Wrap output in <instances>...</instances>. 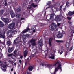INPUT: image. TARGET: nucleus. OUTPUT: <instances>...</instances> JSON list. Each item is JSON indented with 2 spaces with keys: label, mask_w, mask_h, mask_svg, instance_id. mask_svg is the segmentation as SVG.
Instances as JSON below:
<instances>
[{
  "label": "nucleus",
  "mask_w": 74,
  "mask_h": 74,
  "mask_svg": "<svg viewBox=\"0 0 74 74\" xmlns=\"http://www.w3.org/2000/svg\"><path fill=\"white\" fill-rule=\"evenodd\" d=\"M37 61L39 62L40 66H46L51 69L52 67H55V69L54 73H53L52 74H55V73L58 71L59 69L62 71V68H61V64L59 63V62H57L55 64H46V62L44 60H39L38 61V60H37Z\"/></svg>",
  "instance_id": "nucleus-1"
},
{
  "label": "nucleus",
  "mask_w": 74,
  "mask_h": 74,
  "mask_svg": "<svg viewBox=\"0 0 74 74\" xmlns=\"http://www.w3.org/2000/svg\"><path fill=\"white\" fill-rule=\"evenodd\" d=\"M56 27V25H55L54 24H52L49 26V29L52 31H53Z\"/></svg>",
  "instance_id": "nucleus-2"
},
{
  "label": "nucleus",
  "mask_w": 74,
  "mask_h": 74,
  "mask_svg": "<svg viewBox=\"0 0 74 74\" xmlns=\"http://www.w3.org/2000/svg\"><path fill=\"white\" fill-rule=\"evenodd\" d=\"M15 23H12L8 25V27L9 29H12L15 27Z\"/></svg>",
  "instance_id": "nucleus-3"
},
{
  "label": "nucleus",
  "mask_w": 74,
  "mask_h": 74,
  "mask_svg": "<svg viewBox=\"0 0 74 74\" xmlns=\"http://www.w3.org/2000/svg\"><path fill=\"white\" fill-rule=\"evenodd\" d=\"M5 32L4 31L3 33H2L0 31V38H5Z\"/></svg>",
  "instance_id": "nucleus-4"
},
{
  "label": "nucleus",
  "mask_w": 74,
  "mask_h": 74,
  "mask_svg": "<svg viewBox=\"0 0 74 74\" xmlns=\"http://www.w3.org/2000/svg\"><path fill=\"white\" fill-rule=\"evenodd\" d=\"M29 4H31L30 5V7H37L38 5H35L34 3H33V0H31L30 2L29 3Z\"/></svg>",
  "instance_id": "nucleus-5"
},
{
  "label": "nucleus",
  "mask_w": 74,
  "mask_h": 74,
  "mask_svg": "<svg viewBox=\"0 0 74 74\" xmlns=\"http://www.w3.org/2000/svg\"><path fill=\"white\" fill-rule=\"evenodd\" d=\"M53 39L52 38H49V44L51 47H52V42Z\"/></svg>",
  "instance_id": "nucleus-6"
},
{
  "label": "nucleus",
  "mask_w": 74,
  "mask_h": 74,
  "mask_svg": "<svg viewBox=\"0 0 74 74\" xmlns=\"http://www.w3.org/2000/svg\"><path fill=\"white\" fill-rule=\"evenodd\" d=\"M38 42V44H39V45H40L41 47H42V46L43 45V41H42V40L41 39Z\"/></svg>",
  "instance_id": "nucleus-7"
},
{
  "label": "nucleus",
  "mask_w": 74,
  "mask_h": 74,
  "mask_svg": "<svg viewBox=\"0 0 74 74\" xmlns=\"http://www.w3.org/2000/svg\"><path fill=\"white\" fill-rule=\"evenodd\" d=\"M2 20L4 22H5L6 24L10 22L9 21V20H8V19L7 18H3Z\"/></svg>",
  "instance_id": "nucleus-8"
},
{
  "label": "nucleus",
  "mask_w": 74,
  "mask_h": 74,
  "mask_svg": "<svg viewBox=\"0 0 74 74\" xmlns=\"http://www.w3.org/2000/svg\"><path fill=\"white\" fill-rule=\"evenodd\" d=\"M63 36V34L62 33H60L58 35L57 37L58 38H61Z\"/></svg>",
  "instance_id": "nucleus-9"
},
{
  "label": "nucleus",
  "mask_w": 74,
  "mask_h": 74,
  "mask_svg": "<svg viewBox=\"0 0 74 74\" xmlns=\"http://www.w3.org/2000/svg\"><path fill=\"white\" fill-rule=\"evenodd\" d=\"M74 14V11L73 12L69 11L68 12V15L70 16H72Z\"/></svg>",
  "instance_id": "nucleus-10"
},
{
  "label": "nucleus",
  "mask_w": 74,
  "mask_h": 74,
  "mask_svg": "<svg viewBox=\"0 0 74 74\" xmlns=\"http://www.w3.org/2000/svg\"><path fill=\"white\" fill-rule=\"evenodd\" d=\"M55 16V14L54 13H53L52 14H50V19L51 20H53L54 19V16Z\"/></svg>",
  "instance_id": "nucleus-11"
},
{
  "label": "nucleus",
  "mask_w": 74,
  "mask_h": 74,
  "mask_svg": "<svg viewBox=\"0 0 74 74\" xmlns=\"http://www.w3.org/2000/svg\"><path fill=\"white\" fill-rule=\"evenodd\" d=\"M19 37H17L15 40L14 41V44H18V40H19Z\"/></svg>",
  "instance_id": "nucleus-12"
},
{
  "label": "nucleus",
  "mask_w": 74,
  "mask_h": 74,
  "mask_svg": "<svg viewBox=\"0 0 74 74\" xmlns=\"http://www.w3.org/2000/svg\"><path fill=\"white\" fill-rule=\"evenodd\" d=\"M28 53V51L27 50H26L24 51V56L25 58L26 57L27 55V53Z\"/></svg>",
  "instance_id": "nucleus-13"
},
{
  "label": "nucleus",
  "mask_w": 74,
  "mask_h": 74,
  "mask_svg": "<svg viewBox=\"0 0 74 74\" xmlns=\"http://www.w3.org/2000/svg\"><path fill=\"white\" fill-rule=\"evenodd\" d=\"M55 21L56 22H59V21H61V19L59 17H57L55 18Z\"/></svg>",
  "instance_id": "nucleus-14"
},
{
  "label": "nucleus",
  "mask_w": 74,
  "mask_h": 74,
  "mask_svg": "<svg viewBox=\"0 0 74 74\" xmlns=\"http://www.w3.org/2000/svg\"><path fill=\"white\" fill-rule=\"evenodd\" d=\"M10 14L12 18H13L15 16V13L13 12H10Z\"/></svg>",
  "instance_id": "nucleus-15"
},
{
  "label": "nucleus",
  "mask_w": 74,
  "mask_h": 74,
  "mask_svg": "<svg viewBox=\"0 0 74 74\" xmlns=\"http://www.w3.org/2000/svg\"><path fill=\"white\" fill-rule=\"evenodd\" d=\"M14 50L13 48H9L8 49V52L9 53H11L12 52V51Z\"/></svg>",
  "instance_id": "nucleus-16"
},
{
  "label": "nucleus",
  "mask_w": 74,
  "mask_h": 74,
  "mask_svg": "<svg viewBox=\"0 0 74 74\" xmlns=\"http://www.w3.org/2000/svg\"><path fill=\"white\" fill-rule=\"evenodd\" d=\"M34 68V66H29L28 69L29 70V71H32L33 70V69Z\"/></svg>",
  "instance_id": "nucleus-17"
},
{
  "label": "nucleus",
  "mask_w": 74,
  "mask_h": 74,
  "mask_svg": "<svg viewBox=\"0 0 74 74\" xmlns=\"http://www.w3.org/2000/svg\"><path fill=\"white\" fill-rule=\"evenodd\" d=\"M4 23L2 21H0V27H3L4 26Z\"/></svg>",
  "instance_id": "nucleus-18"
},
{
  "label": "nucleus",
  "mask_w": 74,
  "mask_h": 74,
  "mask_svg": "<svg viewBox=\"0 0 74 74\" xmlns=\"http://www.w3.org/2000/svg\"><path fill=\"white\" fill-rule=\"evenodd\" d=\"M4 10H0V16H1L4 14Z\"/></svg>",
  "instance_id": "nucleus-19"
},
{
  "label": "nucleus",
  "mask_w": 74,
  "mask_h": 74,
  "mask_svg": "<svg viewBox=\"0 0 74 74\" xmlns=\"http://www.w3.org/2000/svg\"><path fill=\"white\" fill-rule=\"evenodd\" d=\"M34 54H32L28 58H27L28 60H29H29L31 59H32V58L33 57H34Z\"/></svg>",
  "instance_id": "nucleus-20"
},
{
  "label": "nucleus",
  "mask_w": 74,
  "mask_h": 74,
  "mask_svg": "<svg viewBox=\"0 0 74 74\" xmlns=\"http://www.w3.org/2000/svg\"><path fill=\"white\" fill-rule=\"evenodd\" d=\"M16 11L17 12H20L22 11V10H21V8H18L16 10Z\"/></svg>",
  "instance_id": "nucleus-21"
},
{
  "label": "nucleus",
  "mask_w": 74,
  "mask_h": 74,
  "mask_svg": "<svg viewBox=\"0 0 74 74\" xmlns=\"http://www.w3.org/2000/svg\"><path fill=\"white\" fill-rule=\"evenodd\" d=\"M49 58L52 59H55V57L54 56V55L52 54H51V56L49 57Z\"/></svg>",
  "instance_id": "nucleus-22"
},
{
  "label": "nucleus",
  "mask_w": 74,
  "mask_h": 74,
  "mask_svg": "<svg viewBox=\"0 0 74 74\" xmlns=\"http://www.w3.org/2000/svg\"><path fill=\"white\" fill-rule=\"evenodd\" d=\"M69 46H70V44L68 42L66 43L65 45V47L66 48H68L69 47Z\"/></svg>",
  "instance_id": "nucleus-23"
},
{
  "label": "nucleus",
  "mask_w": 74,
  "mask_h": 74,
  "mask_svg": "<svg viewBox=\"0 0 74 74\" xmlns=\"http://www.w3.org/2000/svg\"><path fill=\"white\" fill-rule=\"evenodd\" d=\"M36 41V39H32L30 41V43L32 44V43L33 42H35Z\"/></svg>",
  "instance_id": "nucleus-24"
},
{
  "label": "nucleus",
  "mask_w": 74,
  "mask_h": 74,
  "mask_svg": "<svg viewBox=\"0 0 74 74\" xmlns=\"http://www.w3.org/2000/svg\"><path fill=\"white\" fill-rule=\"evenodd\" d=\"M23 74H32V72L29 71H28L27 70L26 71L25 73H23Z\"/></svg>",
  "instance_id": "nucleus-25"
},
{
  "label": "nucleus",
  "mask_w": 74,
  "mask_h": 74,
  "mask_svg": "<svg viewBox=\"0 0 74 74\" xmlns=\"http://www.w3.org/2000/svg\"><path fill=\"white\" fill-rule=\"evenodd\" d=\"M31 45H32V47H34V46H35V45H36V43L35 42H34L31 43Z\"/></svg>",
  "instance_id": "nucleus-26"
},
{
  "label": "nucleus",
  "mask_w": 74,
  "mask_h": 74,
  "mask_svg": "<svg viewBox=\"0 0 74 74\" xmlns=\"http://www.w3.org/2000/svg\"><path fill=\"white\" fill-rule=\"evenodd\" d=\"M7 44L8 46H10L11 45V42L10 41H8L7 42Z\"/></svg>",
  "instance_id": "nucleus-27"
},
{
  "label": "nucleus",
  "mask_w": 74,
  "mask_h": 74,
  "mask_svg": "<svg viewBox=\"0 0 74 74\" xmlns=\"http://www.w3.org/2000/svg\"><path fill=\"white\" fill-rule=\"evenodd\" d=\"M68 23H69V25L70 26H71L72 25V23L70 21H68Z\"/></svg>",
  "instance_id": "nucleus-28"
},
{
  "label": "nucleus",
  "mask_w": 74,
  "mask_h": 74,
  "mask_svg": "<svg viewBox=\"0 0 74 74\" xmlns=\"http://www.w3.org/2000/svg\"><path fill=\"white\" fill-rule=\"evenodd\" d=\"M25 30H26L27 32H28V31L30 30V29H29V27H27L26 29H25Z\"/></svg>",
  "instance_id": "nucleus-29"
},
{
  "label": "nucleus",
  "mask_w": 74,
  "mask_h": 74,
  "mask_svg": "<svg viewBox=\"0 0 74 74\" xmlns=\"http://www.w3.org/2000/svg\"><path fill=\"white\" fill-rule=\"evenodd\" d=\"M69 3L68 2H67L66 3V5L65 6V7H69Z\"/></svg>",
  "instance_id": "nucleus-30"
},
{
  "label": "nucleus",
  "mask_w": 74,
  "mask_h": 74,
  "mask_svg": "<svg viewBox=\"0 0 74 74\" xmlns=\"http://www.w3.org/2000/svg\"><path fill=\"white\" fill-rule=\"evenodd\" d=\"M51 4V2H48L47 3V5H50Z\"/></svg>",
  "instance_id": "nucleus-31"
},
{
  "label": "nucleus",
  "mask_w": 74,
  "mask_h": 74,
  "mask_svg": "<svg viewBox=\"0 0 74 74\" xmlns=\"http://www.w3.org/2000/svg\"><path fill=\"white\" fill-rule=\"evenodd\" d=\"M56 41H57V42H62V43L63 42V41H62V40H56Z\"/></svg>",
  "instance_id": "nucleus-32"
},
{
  "label": "nucleus",
  "mask_w": 74,
  "mask_h": 74,
  "mask_svg": "<svg viewBox=\"0 0 74 74\" xmlns=\"http://www.w3.org/2000/svg\"><path fill=\"white\" fill-rule=\"evenodd\" d=\"M23 40L24 42H26V38H23Z\"/></svg>",
  "instance_id": "nucleus-33"
},
{
  "label": "nucleus",
  "mask_w": 74,
  "mask_h": 74,
  "mask_svg": "<svg viewBox=\"0 0 74 74\" xmlns=\"http://www.w3.org/2000/svg\"><path fill=\"white\" fill-rule=\"evenodd\" d=\"M4 5L5 6H7L8 5L7 3V0H5V4Z\"/></svg>",
  "instance_id": "nucleus-34"
},
{
  "label": "nucleus",
  "mask_w": 74,
  "mask_h": 74,
  "mask_svg": "<svg viewBox=\"0 0 74 74\" xmlns=\"http://www.w3.org/2000/svg\"><path fill=\"white\" fill-rule=\"evenodd\" d=\"M2 66L3 69H5L6 66L5 65L3 64L2 65Z\"/></svg>",
  "instance_id": "nucleus-35"
},
{
  "label": "nucleus",
  "mask_w": 74,
  "mask_h": 74,
  "mask_svg": "<svg viewBox=\"0 0 74 74\" xmlns=\"http://www.w3.org/2000/svg\"><path fill=\"white\" fill-rule=\"evenodd\" d=\"M1 44H3L4 45V46H5V42H1Z\"/></svg>",
  "instance_id": "nucleus-36"
},
{
  "label": "nucleus",
  "mask_w": 74,
  "mask_h": 74,
  "mask_svg": "<svg viewBox=\"0 0 74 74\" xmlns=\"http://www.w3.org/2000/svg\"><path fill=\"white\" fill-rule=\"evenodd\" d=\"M73 46H72V47L70 48V49H69V51H71L72 49H73Z\"/></svg>",
  "instance_id": "nucleus-37"
},
{
  "label": "nucleus",
  "mask_w": 74,
  "mask_h": 74,
  "mask_svg": "<svg viewBox=\"0 0 74 74\" xmlns=\"http://www.w3.org/2000/svg\"><path fill=\"white\" fill-rule=\"evenodd\" d=\"M16 16H17L18 18H19V16H21V14H18L16 15Z\"/></svg>",
  "instance_id": "nucleus-38"
},
{
  "label": "nucleus",
  "mask_w": 74,
  "mask_h": 74,
  "mask_svg": "<svg viewBox=\"0 0 74 74\" xmlns=\"http://www.w3.org/2000/svg\"><path fill=\"white\" fill-rule=\"evenodd\" d=\"M67 19L69 20V21H70L71 20V18L69 17H67Z\"/></svg>",
  "instance_id": "nucleus-39"
},
{
  "label": "nucleus",
  "mask_w": 74,
  "mask_h": 74,
  "mask_svg": "<svg viewBox=\"0 0 74 74\" xmlns=\"http://www.w3.org/2000/svg\"><path fill=\"white\" fill-rule=\"evenodd\" d=\"M27 32L26 30L25 29V30H24L22 32V33H26Z\"/></svg>",
  "instance_id": "nucleus-40"
},
{
  "label": "nucleus",
  "mask_w": 74,
  "mask_h": 74,
  "mask_svg": "<svg viewBox=\"0 0 74 74\" xmlns=\"http://www.w3.org/2000/svg\"><path fill=\"white\" fill-rule=\"evenodd\" d=\"M12 37V34H10L8 36V38H11V37Z\"/></svg>",
  "instance_id": "nucleus-41"
},
{
  "label": "nucleus",
  "mask_w": 74,
  "mask_h": 74,
  "mask_svg": "<svg viewBox=\"0 0 74 74\" xmlns=\"http://www.w3.org/2000/svg\"><path fill=\"white\" fill-rule=\"evenodd\" d=\"M17 51L16 50H15L14 52V55H16V53Z\"/></svg>",
  "instance_id": "nucleus-42"
},
{
  "label": "nucleus",
  "mask_w": 74,
  "mask_h": 74,
  "mask_svg": "<svg viewBox=\"0 0 74 74\" xmlns=\"http://www.w3.org/2000/svg\"><path fill=\"white\" fill-rule=\"evenodd\" d=\"M3 65V62H2L0 61V66H2Z\"/></svg>",
  "instance_id": "nucleus-43"
},
{
  "label": "nucleus",
  "mask_w": 74,
  "mask_h": 74,
  "mask_svg": "<svg viewBox=\"0 0 74 74\" xmlns=\"http://www.w3.org/2000/svg\"><path fill=\"white\" fill-rule=\"evenodd\" d=\"M11 59H13L14 60H15V58H14L12 56L11 57Z\"/></svg>",
  "instance_id": "nucleus-44"
},
{
  "label": "nucleus",
  "mask_w": 74,
  "mask_h": 74,
  "mask_svg": "<svg viewBox=\"0 0 74 74\" xmlns=\"http://www.w3.org/2000/svg\"><path fill=\"white\" fill-rule=\"evenodd\" d=\"M19 62L20 63V64H21V63H22V61L20 60L19 61Z\"/></svg>",
  "instance_id": "nucleus-45"
},
{
  "label": "nucleus",
  "mask_w": 74,
  "mask_h": 74,
  "mask_svg": "<svg viewBox=\"0 0 74 74\" xmlns=\"http://www.w3.org/2000/svg\"><path fill=\"white\" fill-rule=\"evenodd\" d=\"M2 70L4 72L6 71V69H2Z\"/></svg>",
  "instance_id": "nucleus-46"
},
{
  "label": "nucleus",
  "mask_w": 74,
  "mask_h": 74,
  "mask_svg": "<svg viewBox=\"0 0 74 74\" xmlns=\"http://www.w3.org/2000/svg\"><path fill=\"white\" fill-rule=\"evenodd\" d=\"M57 25L58 26H60V23H57Z\"/></svg>",
  "instance_id": "nucleus-47"
},
{
  "label": "nucleus",
  "mask_w": 74,
  "mask_h": 74,
  "mask_svg": "<svg viewBox=\"0 0 74 74\" xmlns=\"http://www.w3.org/2000/svg\"><path fill=\"white\" fill-rule=\"evenodd\" d=\"M20 58L21 59H22V58H23V56H22V55L20 57Z\"/></svg>",
  "instance_id": "nucleus-48"
},
{
  "label": "nucleus",
  "mask_w": 74,
  "mask_h": 74,
  "mask_svg": "<svg viewBox=\"0 0 74 74\" xmlns=\"http://www.w3.org/2000/svg\"><path fill=\"white\" fill-rule=\"evenodd\" d=\"M28 8L29 10H30V9H31L32 8V7L30 6V7H29Z\"/></svg>",
  "instance_id": "nucleus-49"
},
{
  "label": "nucleus",
  "mask_w": 74,
  "mask_h": 74,
  "mask_svg": "<svg viewBox=\"0 0 74 74\" xmlns=\"http://www.w3.org/2000/svg\"><path fill=\"white\" fill-rule=\"evenodd\" d=\"M23 19H25V18H21V21H22V20H23Z\"/></svg>",
  "instance_id": "nucleus-50"
},
{
  "label": "nucleus",
  "mask_w": 74,
  "mask_h": 74,
  "mask_svg": "<svg viewBox=\"0 0 74 74\" xmlns=\"http://www.w3.org/2000/svg\"><path fill=\"white\" fill-rule=\"evenodd\" d=\"M11 71L12 72L13 71V68H12L11 69Z\"/></svg>",
  "instance_id": "nucleus-51"
},
{
  "label": "nucleus",
  "mask_w": 74,
  "mask_h": 74,
  "mask_svg": "<svg viewBox=\"0 0 74 74\" xmlns=\"http://www.w3.org/2000/svg\"><path fill=\"white\" fill-rule=\"evenodd\" d=\"M33 32H34V33H35V32H36V30H33Z\"/></svg>",
  "instance_id": "nucleus-52"
},
{
  "label": "nucleus",
  "mask_w": 74,
  "mask_h": 74,
  "mask_svg": "<svg viewBox=\"0 0 74 74\" xmlns=\"http://www.w3.org/2000/svg\"><path fill=\"white\" fill-rule=\"evenodd\" d=\"M62 5H61L60 6V10H61L62 9Z\"/></svg>",
  "instance_id": "nucleus-53"
},
{
  "label": "nucleus",
  "mask_w": 74,
  "mask_h": 74,
  "mask_svg": "<svg viewBox=\"0 0 74 74\" xmlns=\"http://www.w3.org/2000/svg\"><path fill=\"white\" fill-rule=\"evenodd\" d=\"M12 56V54H9L8 55V56Z\"/></svg>",
  "instance_id": "nucleus-54"
},
{
  "label": "nucleus",
  "mask_w": 74,
  "mask_h": 74,
  "mask_svg": "<svg viewBox=\"0 0 74 74\" xmlns=\"http://www.w3.org/2000/svg\"><path fill=\"white\" fill-rule=\"evenodd\" d=\"M62 53H63V51H61L60 52V55H62Z\"/></svg>",
  "instance_id": "nucleus-55"
},
{
  "label": "nucleus",
  "mask_w": 74,
  "mask_h": 74,
  "mask_svg": "<svg viewBox=\"0 0 74 74\" xmlns=\"http://www.w3.org/2000/svg\"><path fill=\"white\" fill-rule=\"evenodd\" d=\"M67 53H68L67 52L66 53H65V56H66V55H67Z\"/></svg>",
  "instance_id": "nucleus-56"
},
{
  "label": "nucleus",
  "mask_w": 74,
  "mask_h": 74,
  "mask_svg": "<svg viewBox=\"0 0 74 74\" xmlns=\"http://www.w3.org/2000/svg\"><path fill=\"white\" fill-rule=\"evenodd\" d=\"M14 65H16V63H14Z\"/></svg>",
  "instance_id": "nucleus-57"
},
{
  "label": "nucleus",
  "mask_w": 74,
  "mask_h": 74,
  "mask_svg": "<svg viewBox=\"0 0 74 74\" xmlns=\"http://www.w3.org/2000/svg\"><path fill=\"white\" fill-rule=\"evenodd\" d=\"M49 8V7H47L46 9H48Z\"/></svg>",
  "instance_id": "nucleus-58"
},
{
  "label": "nucleus",
  "mask_w": 74,
  "mask_h": 74,
  "mask_svg": "<svg viewBox=\"0 0 74 74\" xmlns=\"http://www.w3.org/2000/svg\"><path fill=\"white\" fill-rule=\"evenodd\" d=\"M45 14H46V12H45V13H44V15H45Z\"/></svg>",
  "instance_id": "nucleus-59"
},
{
  "label": "nucleus",
  "mask_w": 74,
  "mask_h": 74,
  "mask_svg": "<svg viewBox=\"0 0 74 74\" xmlns=\"http://www.w3.org/2000/svg\"><path fill=\"white\" fill-rule=\"evenodd\" d=\"M14 74H16V72H14Z\"/></svg>",
  "instance_id": "nucleus-60"
},
{
  "label": "nucleus",
  "mask_w": 74,
  "mask_h": 74,
  "mask_svg": "<svg viewBox=\"0 0 74 74\" xmlns=\"http://www.w3.org/2000/svg\"><path fill=\"white\" fill-rule=\"evenodd\" d=\"M64 10L65 11V8H64Z\"/></svg>",
  "instance_id": "nucleus-61"
},
{
  "label": "nucleus",
  "mask_w": 74,
  "mask_h": 74,
  "mask_svg": "<svg viewBox=\"0 0 74 74\" xmlns=\"http://www.w3.org/2000/svg\"><path fill=\"white\" fill-rule=\"evenodd\" d=\"M27 37H29V35H27Z\"/></svg>",
  "instance_id": "nucleus-62"
},
{
  "label": "nucleus",
  "mask_w": 74,
  "mask_h": 74,
  "mask_svg": "<svg viewBox=\"0 0 74 74\" xmlns=\"http://www.w3.org/2000/svg\"><path fill=\"white\" fill-rule=\"evenodd\" d=\"M73 31L74 32V28L73 29Z\"/></svg>",
  "instance_id": "nucleus-63"
},
{
  "label": "nucleus",
  "mask_w": 74,
  "mask_h": 74,
  "mask_svg": "<svg viewBox=\"0 0 74 74\" xmlns=\"http://www.w3.org/2000/svg\"><path fill=\"white\" fill-rule=\"evenodd\" d=\"M7 33H9V31H8V32H7Z\"/></svg>",
  "instance_id": "nucleus-64"
}]
</instances>
